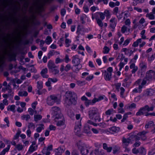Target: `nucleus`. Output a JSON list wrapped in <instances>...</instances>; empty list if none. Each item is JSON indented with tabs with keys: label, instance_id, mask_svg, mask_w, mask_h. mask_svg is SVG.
Segmentation results:
<instances>
[{
	"label": "nucleus",
	"instance_id": "6",
	"mask_svg": "<svg viewBox=\"0 0 155 155\" xmlns=\"http://www.w3.org/2000/svg\"><path fill=\"white\" fill-rule=\"evenodd\" d=\"M65 96V104H70L71 103H73L72 102V100H73V99L71 98L73 97L72 93L70 92H68L66 93Z\"/></svg>",
	"mask_w": 155,
	"mask_h": 155
},
{
	"label": "nucleus",
	"instance_id": "54",
	"mask_svg": "<svg viewBox=\"0 0 155 155\" xmlns=\"http://www.w3.org/2000/svg\"><path fill=\"white\" fill-rule=\"evenodd\" d=\"M129 51V49L126 48H123L121 50V51L122 52H124L126 54H128V52Z\"/></svg>",
	"mask_w": 155,
	"mask_h": 155
},
{
	"label": "nucleus",
	"instance_id": "25",
	"mask_svg": "<svg viewBox=\"0 0 155 155\" xmlns=\"http://www.w3.org/2000/svg\"><path fill=\"white\" fill-rule=\"evenodd\" d=\"M10 148V145H8L7 147L4 149L0 153L2 155H5L6 152H8Z\"/></svg>",
	"mask_w": 155,
	"mask_h": 155
},
{
	"label": "nucleus",
	"instance_id": "4",
	"mask_svg": "<svg viewBox=\"0 0 155 155\" xmlns=\"http://www.w3.org/2000/svg\"><path fill=\"white\" fill-rule=\"evenodd\" d=\"M153 107H149L148 106H146L144 108L140 109L136 114L137 115H140L144 114L145 116H148L149 114H147L149 111L153 110Z\"/></svg>",
	"mask_w": 155,
	"mask_h": 155
},
{
	"label": "nucleus",
	"instance_id": "47",
	"mask_svg": "<svg viewBox=\"0 0 155 155\" xmlns=\"http://www.w3.org/2000/svg\"><path fill=\"white\" fill-rule=\"evenodd\" d=\"M94 77V75L92 74H90L87 77L86 80L87 81H90Z\"/></svg>",
	"mask_w": 155,
	"mask_h": 155
},
{
	"label": "nucleus",
	"instance_id": "13",
	"mask_svg": "<svg viewBox=\"0 0 155 155\" xmlns=\"http://www.w3.org/2000/svg\"><path fill=\"white\" fill-rule=\"evenodd\" d=\"M81 126V123L80 122L76 123L74 129V132L76 134L79 133Z\"/></svg>",
	"mask_w": 155,
	"mask_h": 155
},
{
	"label": "nucleus",
	"instance_id": "59",
	"mask_svg": "<svg viewBox=\"0 0 155 155\" xmlns=\"http://www.w3.org/2000/svg\"><path fill=\"white\" fill-rule=\"evenodd\" d=\"M125 64L123 62H121L120 63V64H119V66L120 68V69H119V70L120 71H121L122 68L124 67V65Z\"/></svg>",
	"mask_w": 155,
	"mask_h": 155
},
{
	"label": "nucleus",
	"instance_id": "40",
	"mask_svg": "<svg viewBox=\"0 0 155 155\" xmlns=\"http://www.w3.org/2000/svg\"><path fill=\"white\" fill-rule=\"evenodd\" d=\"M130 40L131 39L129 38L127 39L122 44V46L124 47L126 46L129 44Z\"/></svg>",
	"mask_w": 155,
	"mask_h": 155
},
{
	"label": "nucleus",
	"instance_id": "43",
	"mask_svg": "<svg viewBox=\"0 0 155 155\" xmlns=\"http://www.w3.org/2000/svg\"><path fill=\"white\" fill-rule=\"evenodd\" d=\"M145 30H143L140 33V35H141V38L142 39H145L146 38V36L144 35V34L145 33Z\"/></svg>",
	"mask_w": 155,
	"mask_h": 155
},
{
	"label": "nucleus",
	"instance_id": "3",
	"mask_svg": "<svg viewBox=\"0 0 155 155\" xmlns=\"http://www.w3.org/2000/svg\"><path fill=\"white\" fill-rule=\"evenodd\" d=\"M106 97L104 96H100L98 97V98H94L92 101L88 100L87 99V98L85 96H83L81 98L82 100L85 101V104L86 106H87L89 105L93 104L97 102L100 101Z\"/></svg>",
	"mask_w": 155,
	"mask_h": 155
},
{
	"label": "nucleus",
	"instance_id": "31",
	"mask_svg": "<svg viewBox=\"0 0 155 155\" xmlns=\"http://www.w3.org/2000/svg\"><path fill=\"white\" fill-rule=\"evenodd\" d=\"M15 108V106L14 105H9L7 107V109L8 111H14Z\"/></svg>",
	"mask_w": 155,
	"mask_h": 155
},
{
	"label": "nucleus",
	"instance_id": "19",
	"mask_svg": "<svg viewBox=\"0 0 155 155\" xmlns=\"http://www.w3.org/2000/svg\"><path fill=\"white\" fill-rule=\"evenodd\" d=\"M120 128L118 127L115 126L113 127L110 129V132L112 134L118 132L120 130Z\"/></svg>",
	"mask_w": 155,
	"mask_h": 155
},
{
	"label": "nucleus",
	"instance_id": "8",
	"mask_svg": "<svg viewBox=\"0 0 155 155\" xmlns=\"http://www.w3.org/2000/svg\"><path fill=\"white\" fill-rule=\"evenodd\" d=\"M76 146L80 150L81 154L82 152H84V150L86 149L87 148L84 143L81 141H79L77 143Z\"/></svg>",
	"mask_w": 155,
	"mask_h": 155
},
{
	"label": "nucleus",
	"instance_id": "49",
	"mask_svg": "<svg viewBox=\"0 0 155 155\" xmlns=\"http://www.w3.org/2000/svg\"><path fill=\"white\" fill-rule=\"evenodd\" d=\"M37 87L39 89H41L42 87V82L41 81L37 82Z\"/></svg>",
	"mask_w": 155,
	"mask_h": 155
},
{
	"label": "nucleus",
	"instance_id": "14",
	"mask_svg": "<svg viewBox=\"0 0 155 155\" xmlns=\"http://www.w3.org/2000/svg\"><path fill=\"white\" fill-rule=\"evenodd\" d=\"M57 151L56 152L55 155H61L62 153L64 152L65 150V148L63 147L60 146L57 149Z\"/></svg>",
	"mask_w": 155,
	"mask_h": 155
},
{
	"label": "nucleus",
	"instance_id": "56",
	"mask_svg": "<svg viewBox=\"0 0 155 155\" xmlns=\"http://www.w3.org/2000/svg\"><path fill=\"white\" fill-rule=\"evenodd\" d=\"M132 153L135 154H136L138 153L139 152L138 150L136 149L135 148H134L132 149Z\"/></svg>",
	"mask_w": 155,
	"mask_h": 155
},
{
	"label": "nucleus",
	"instance_id": "64",
	"mask_svg": "<svg viewBox=\"0 0 155 155\" xmlns=\"http://www.w3.org/2000/svg\"><path fill=\"white\" fill-rule=\"evenodd\" d=\"M134 9L139 12H142V10L140 8L137 7H134Z\"/></svg>",
	"mask_w": 155,
	"mask_h": 155
},
{
	"label": "nucleus",
	"instance_id": "42",
	"mask_svg": "<svg viewBox=\"0 0 155 155\" xmlns=\"http://www.w3.org/2000/svg\"><path fill=\"white\" fill-rule=\"evenodd\" d=\"M71 41L68 39H66L65 41V46L67 47H69L70 45Z\"/></svg>",
	"mask_w": 155,
	"mask_h": 155
},
{
	"label": "nucleus",
	"instance_id": "38",
	"mask_svg": "<svg viewBox=\"0 0 155 155\" xmlns=\"http://www.w3.org/2000/svg\"><path fill=\"white\" fill-rule=\"evenodd\" d=\"M16 148L18 150L20 151L23 149L24 146L20 144H18L16 145Z\"/></svg>",
	"mask_w": 155,
	"mask_h": 155
},
{
	"label": "nucleus",
	"instance_id": "45",
	"mask_svg": "<svg viewBox=\"0 0 155 155\" xmlns=\"http://www.w3.org/2000/svg\"><path fill=\"white\" fill-rule=\"evenodd\" d=\"M30 118V116L28 114L23 115L21 116V118L22 119L25 120H28Z\"/></svg>",
	"mask_w": 155,
	"mask_h": 155
},
{
	"label": "nucleus",
	"instance_id": "22",
	"mask_svg": "<svg viewBox=\"0 0 155 155\" xmlns=\"http://www.w3.org/2000/svg\"><path fill=\"white\" fill-rule=\"evenodd\" d=\"M92 19H94L95 18L98 25L101 27H102L103 26V24L102 21L101 20L97 17H95V16H94V15L92 16Z\"/></svg>",
	"mask_w": 155,
	"mask_h": 155
},
{
	"label": "nucleus",
	"instance_id": "11",
	"mask_svg": "<svg viewBox=\"0 0 155 155\" xmlns=\"http://www.w3.org/2000/svg\"><path fill=\"white\" fill-rule=\"evenodd\" d=\"M36 143L35 142H33L32 144L30 146L28 151L30 153H32L35 151L37 149L38 146L35 145Z\"/></svg>",
	"mask_w": 155,
	"mask_h": 155
},
{
	"label": "nucleus",
	"instance_id": "7",
	"mask_svg": "<svg viewBox=\"0 0 155 155\" xmlns=\"http://www.w3.org/2000/svg\"><path fill=\"white\" fill-rule=\"evenodd\" d=\"M60 99L54 95L51 96L47 98V102L48 104L50 105H52L55 102L58 103V101Z\"/></svg>",
	"mask_w": 155,
	"mask_h": 155
},
{
	"label": "nucleus",
	"instance_id": "24",
	"mask_svg": "<svg viewBox=\"0 0 155 155\" xmlns=\"http://www.w3.org/2000/svg\"><path fill=\"white\" fill-rule=\"evenodd\" d=\"M139 153L142 155H145L146 153V151L145 149L143 147H140L138 150Z\"/></svg>",
	"mask_w": 155,
	"mask_h": 155
},
{
	"label": "nucleus",
	"instance_id": "63",
	"mask_svg": "<svg viewBox=\"0 0 155 155\" xmlns=\"http://www.w3.org/2000/svg\"><path fill=\"white\" fill-rule=\"evenodd\" d=\"M71 154L72 155H78V153L76 150H74L72 152Z\"/></svg>",
	"mask_w": 155,
	"mask_h": 155
},
{
	"label": "nucleus",
	"instance_id": "35",
	"mask_svg": "<svg viewBox=\"0 0 155 155\" xmlns=\"http://www.w3.org/2000/svg\"><path fill=\"white\" fill-rule=\"evenodd\" d=\"M52 41V40L51 37L49 36H48L46 40H45V43L46 44L48 45H49Z\"/></svg>",
	"mask_w": 155,
	"mask_h": 155
},
{
	"label": "nucleus",
	"instance_id": "36",
	"mask_svg": "<svg viewBox=\"0 0 155 155\" xmlns=\"http://www.w3.org/2000/svg\"><path fill=\"white\" fill-rule=\"evenodd\" d=\"M141 41V39H139L133 43V46L135 47H137L138 46L139 44L140 43Z\"/></svg>",
	"mask_w": 155,
	"mask_h": 155
},
{
	"label": "nucleus",
	"instance_id": "12",
	"mask_svg": "<svg viewBox=\"0 0 155 155\" xmlns=\"http://www.w3.org/2000/svg\"><path fill=\"white\" fill-rule=\"evenodd\" d=\"M72 62L75 66L78 65L80 62V59L77 55L73 56V57Z\"/></svg>",
	"mask_w": 155,
	"mask_h": 155
},
{
	"label": "nucleus",
	"instance_id": "21",
	"mask_svg": "<svg viewBox=\"0 0 155 155\" xmlns=\"http://www.w3.org/2000/svg\"><path fill=\"white\" fill-rule=\"evenodd\" d=\"M97 109L96 108H93L90 111L89 113V117L90 118H91V117L97 113Z\"/></svg>",
	"mask_w": 155,
	"mask_h": 155
},
{
	"label": "nucleus",
	"instance_id": "1",
	"mask_svg": "<svg viewBox=\"0 0 155 155\" xmlns=\"http://www.w3.org/2000/svg\"><path fill=\"white\" fill-rule=\"evenodd\" d=\"M51 111L53 114H55V120L57 122V125L58 126L65 127L64 118L61 113L60 108L56 107H52L51 109Z\"/></svg>",
	"mask_w": 155,
	"mask_h": 155
},
{
	"label": "nucleus",
	"instance_id": "52",
	"mask_svg": "<svg viewBox=\"0 0 155 155\" xmlns=\"http://www.w3.org/2000/svg\"><path fill=\"white\" fill-rule=\"evenodd\" d=\"M64 38H61L60 39V40L58 42V44L60 46H61L62 45V44L64 42Z\"/></svg>",
	"mask_w": 155,
	"mask_h": 155
},
{
	"label": "nucleus",
	"instance_id": "15",
	"mask_svg": "<svg viewBox=\"0 0 155 155\" xmlns=\"http://www.w3.org/2000/svg\"><path fill=\"white\" fill-rule=\"evenodd\" d=\"M82 152V155H95L94 153V150L89 151L87 148L84 150V152L83 151Z\"/></svg>",
	"mask_w": 155,
	"mask_h": 155
},
{
	"label": "nucleus",
	"instance_id": "10",
	"mask_svg": "<svg viewBox=\"0 0 155 155\" xmlns=\"http://www.w3.org/2000/svg\"><path fill=\"white\" fill-rule=\"evenodd\" d=\"M132 29L128 27L123 26L121 28V31L122 33L126 35H128L132 31Z\"/></svg>",
	"mask_w": 155,
	"mask_h": 155
},
{
	"label": "nucleus",
	"instance_id": "33",
	"mask_svg": "<svg viewBox=\"0 0 155 155\" xmlns=\"http://www.w3.org/2000/svg\"><path fill=\"white\" fill-rule=\"evenodd\" d=\"M48 67L49 68L52 69V72L54 74H56L58 72V69H54V68L52 69L51 67V64L50 63H49L48 64Z\"/></svg>",
	"mask_w": 155,
	"mask_h": 155
},
{
	"label": "nucleus",
	"instance_id": "48",
	"mask_svg": "<svg viewBox=\"0 0 155 155\" xmlns=\"http://www.w3.org/2000/svg\"><path fill=\"white\" fill-rule=\"evenodd\" d=\"M153 125V122L152 121H150L147 124L145 125V128H149Z\"/></svg>",
	"mask_w": 155,
	"mask_h": 155
},
{
	"label": "nucleus",
	"instance_id": "55",
	"mask_svg": "<svg viewBox=\"0 0 155 155\" xmlns=\"http://www.w3.org/2000/svg\"><path fill=\"white\" fill-rule=\"evenodd\" d=\"M28 111L29 114L31 115H33L35 112L34 110L31 108H30L28 109Z\"/></svg>",
	"mask_w": 155,
	"mask_h": 155
},
{
	"label": "nucleus",
	"instance_id": "32",
	"mask_svg": "<svg viewBox=\"0 0 155 155\" xmlns=\"http://www.w3.org/2000/svg\"><path fill=\"white\" fill-rule=\"evenodd\" d=\"M78 48L79 50H81L82 51L81 52H80L79 51H78V53L81 54L83 56H84V48L82 46L80 45L78 47Z\"/></svg>",
	"mask_w": 155,
	"mask_h": 155
},
{
	"label": "nucleus",
	"instance_id": "18",
	"mask_svg": "<svg viewBox=\"0 0 155 155\" xmlns=\"http://www.w3.org/2000/svg\"><path fill=\"white\" fill-rule=\"evenodd\" d=\"M84 29L83 28H81L80 26H78L77 31V34L78 35H83L84 34Z\"/></svg>",
	"mask_w": 155,
	"mask_h": 155
},
{
	"label": "nucleus",
	"instance_id": "61",
	"mask_svg": "<svg viewBox=\"0 0 155 155\" xmlns=\"http://www.w3.org/2000/svg\"><path fill=\"white\" fill-rule=\"evenodd\" d=\"M83 9L84 12L86 13H87L89 11V9L88 7L86 6H84Z\"/></svg>",
	"mask_w": 155,
	"mask_h": 155
},
{
	"label": "nucleus",
	"instance_id": "37",
	"mask_svg": "<svg viewBox=\"0 0 155 155\" xmlns=\"http://www.w3.org/2000/svg\"><path fill=\"white\" fill-rule=\"evenodd\" d=\"M155 74V72L152 70L150 71L147 73V75L150 77H152Z\"/></svg>",
	"mask_w": 155,
	"mask_h": 155
},
{
	"label": "nucleus",
	"instance_id": "9",
	"mask_svg": "<svg viewBox=\"0 0 155 155\" xmlns=\"http://www.w3.org/2000/svg\"><path fill=\"white\" fill-rule=\"evenodd\" d=\"M96 14L100 15L101 18L102 20H103L105 18V15L107 16V18L108 17V16H109L110 12L109 11L105 10L104 13L100 12H97L95 14V15Z\"/></svg>",
	"mask_w": 155,
	"mask_h": 155
},
{
	"label": "nucleus",
	"instance_id": "5",
	"mask_svg": "<svg viewBox=\"0 0 155 155\" xmlns=\"http://www.w3.org/2000/svg\"><path fill=\"white\" fill-rule=\"evenodd\" d=\"M113 71L112 68L111 67H109L107 69V71H105L104 72L103 71H102L103 72V74L105 80L108 81L110 79Z\"/></svg>",
	"mask_w": 155,
	"mask_h": 155
},
{
	"label": "nucleus",
	"instance_id": "57",
	"mask_svg": "<svg viewBox=\"0 0 155 155\" xmlns=\"http://www.w3.org/2000/svg\"><path fill=\"white\" fill-rule=\"evenodd\" d=\"M28 127L29 128H34L35 125L33 123H30L28 124Z\"/></svg>",
	"mask_w": 155,
	"mask_h": 155
},
{
	"label": "nucleus",
	"instance_id": "41",
	"mask_svg": "<svg viewBox=\"0 0 155 155\" xmlns=\"http://www.w3.org/2000/svg\"><path fill=\"white\" fill-rule=\"evenodd\" d=\"M142 88V87L141 86H139V87H137L135 88L133 91L135 92H140L141 91V89Z\"/></svg>",
	"mask_w": 155,
	"mask_h": 155
},
{
	"label": "nucleus",
	"instance_id": "27",
	"mask_svg": "<svg viewBox=\"0 0 155 155\" xmlns=\"http://www.w3.org/2000/svg\"><path fill=\"white\" fill-rule=\"evenodd\" d=\"M8 89H10L9 91H10V94H9L8 95L7 94H4L2 95L3 97L5 98H7L8 96H9V95H10L12 97L13 96V92L12 91V90H11L10 86L8 85Z\"/></svg>",
	"mask_w": 155,
	"mask_h": 155
},
{
	"label": "nucleus",
	"instance_id": "50",
	"mask_svg": "<svg viewBox=\"0 0 155 155\" xmlns=\"http://www.w3.org/2000/svg\"><path fill=\"white\" fill-rule=\"evenodd\" d=\"M90 9L92 12H94L96 10H98L99 8L97 7L93 6L91 7Z\"/></svg>",
	"mask_w": 155,
	"mask_h": 155
},
{
	"label": "nucleus",
	"instance_id": "39",
	"mask_svg": "<svg viewBox=\"0 0 155 155\" xmlns=\"http://www.w3.org/2000/svg\"><path fill=\"white\" fill-rule=\"evenodd\" d=\"M34 118L35 120V121H37L41 119L42 116L40 115H35Z\"/></svg>",
	"mask_w": 155,
	"mask_h": 155
},
{
	"label": "nucleus",
	"instance_id": "62",
	"mask_svg": "<svg viewBox=\"0 0 155 155\" xmlns=\"http://www.w3.org/2000/svg\"><path fill=\"white\" fill-rule=\"evenodd\" d=\"M74 8L75 13L77 14H79L81 12L80 10L76 7H75Z\"/></svg>",
	"mask_w": 155,
	"mask_h": 155
},
{
	"label": "nucleus",
	"instance_id": "23",
	"mask_svg": "<svg viewBox=\"0 0 155 155\" xmlns=\"http://www.w3.org/2000/svg\"><path fill=\"white\" fill-rule=\"evenodd\" d=\"M47 71L48 70L46 68L43 69L41 71V74L43 78H48V76L46 74V73H47Z\"/></svg>",
	"mask_w": 155,
	"mask_h": 155
},
{
	"label": "nucleus",
	"instance_id": "53",
	"mask_svg": "<svg viewBox=\"0 0 155 155\" xmlns=\"http://www.w3.org/2000/svg\"><path fill=\"white\" fill-rule=\"evenodd\" d=\"M4 121L7 124L6 126L7 127H9V121L8 120V117H5L4 119Z\"/></svg>",
	"mask_w": 155,
	"mask_h": 155
},
{
	"label": "nucleus",
	"instance_id": "28",
	"mask_svg": "<svg viewBox=\"0 0 155 155\" xmlns=\"http://www.w3.org/2000/svg\"><path fill=\"white\" fill-rule=\"evenodd\" d=\"M44 128V126L43 124H40L36 129L37 132L39 133Z\"/></svg>",
	"mask_w": 155,
	"mask_h": 155
},
{
	"label": "nucleus",
	"instance_id": "2",
	"mask_svg": "<svg viewBox=\"0 0 155 155\" xmlns=\"http://www.w3.org/2000/svg\"><path fill=\"white\" fill-rule=\"evenodd\" d=\"M137 136H129L127 138L124 137H123L122 140V145L124 148H127L129 144L130 143H132V142L136 139H139V138H137Z\"/></svg>",
	"mask_w": 155,
	"mask_h": 155
},
{
	"label": "nucleus",
	"instance_id": "44",
	"mask_svg": "<svg viewBox=\"0 0 155 155\" xmlns=\"http://www.w3.org/2000/svg\"><path fill=\"white\" fill-rule=\"evenodd\" d=\"M109 49L108 47L106 46H105L104 48L103 53L104 54H107L109 52Z\"/></svg>",
	"mask_w": 155,
	"mask_h": 155
},
{
	"label": "nucleus",
	"instance_id": "60",
	"mask_svg": "<svg viewBox=\"0 0 155 155\" xmlns=\"http://www.w3.org/2000/svg\"><path fill=\"white\" fill-rule=\"evenodd\" d=\"M113 111V110L112 109L106 111V114L107 115H110L111 114Z\"/></svg>",
	"mask_w": 155,
	"mask_h": 155
},
{
	"label": "nucleus",
	"instance_id": "58",
	"mask_svg": "<svg viewBox=\"0 0 155 155\" xmlns=\"http://www.w3.org/2000/svg\"><path fill=\"white\" fill-rule=\"evenodd\" d=\"M124 38L123 37H121L120 39V41H119V44L120 45H122V44L124 43Z\"/></svg>",
	"mask_w": 155,
	"mask_h": 155
},
{
	"label": "nucleus",
	"instance_id": "34",
	"mask_svg": "<svg viewBox=\"0 0 155 155\" xmlns=\"http://www.w3.org/2000/svg\"><path fill=\"white\" fill-rule=\"evenodd\" d=\"M28 93L26 91H20L18 94L20 96H26L28 95Z\"/></svg>",
	"mask_w": 155,
	"mask_h": 155
},
{
	"label": "nucleus",
	"instance_id": "20",
	"mask_svg": "<svg viewBox=\"0 0 155 155\" xmlns=\"http://www.w3.org/2000/svg\"><path fill=\"white\" fill-rule=\"evenodd\" d=\"M116 19L114 18H112L110 21V27L112 28H114L116 25Z\"/></svg>",
	"mask_w": 155,
	"mask_h": 155
},
{
	"label": "nucleus",
	"instance_id": "17",
	"mask_svg": "<svg viewBox=\"0 0 155 155\" xmlns=\"http://www.w3.org/2000/svg\"><path fill=\"white\" fill-rule=\"evenodd\" d=\"M95 155H105L104 150H102L95 149L94 150Z\"/></svg>",
	"mask_w": 155,
	"mask_h": 155
},
{
	"label": "nucleus",
	"instance_id": "51",
	"mask_svg": "<svg viewBox=\"0 0 155 155\" xmlns=\"http://www.w3.org/2000/svg\"><path fill=\"white\" fill-rule=\"evenodd\" d=\"M90 128L88 127H85L84 128V132L86 133H88L90 131Z\"/></svg>",
	"mask_w": 155,
	"mask_h": 155
},
{
	"label": "nucleus",
	"instance_id": "16",
	"mask_svg": "<svg viewBox=\"0 0 155 155\" xmlns=\"http://www.w3.org/2000/svg\"><path fill=\"white\" fill-rule=\"evenodd\" d=\"M8 104V102L6 99H5L3 100L2 103H0V109L3 110L5 108V106L7 105Z\"/></svg>",
	"mask_w": 155,
	"mask_h": 155
},
{
	"label": "nucleus",
	"instance_id": "30",
	"mask_svg": "<svg viewBox=\"0 0 155 155\" xmlns=\"http://www.w3.org/2000/svg\"><path fill=\"white\" fill-rule=\"evenodd\" d=\"M19 104L20 105L21 108H22L25 110V107L26 105V103H25L23 102H20L19 101L17 102H16V105H18Z\"/></svg>",
	"mask_w": 155,
	"mask_h": 155
},
{
	"label": "nucleus",
	"instance_id": "46",
	"mask_svg": "<svg viewBox=\"0 0 155 155\" xmlns=\"http://www.w3.org/2000/svg\"><path fill=\"white\" fill-rule=\"evenodd\" d=\"M52 81V78H49L48 79V81L47 82L45 83L46 85L48 87L50 86L51 84V81Z\"/></svg>",
	"mask_w": 155,
	"mask_h": 155
},
{
	"label": "nucleus",
	"instance_id": "29",
	"mask_svg": "<svg viewBox=\"0 0 155 155\" xmlns=\"http://www.w3.org/2000/svg\"><path fill=\"white\" fill-rule=\"evenodd\" d=\"M146 16L150 20L154 19L155 18L154 15L152 13H147L146 15Z\"/></svg>",
	"mask_w": 155,
	"mask_h": 155
},
{
	"label": "nucleus",
	"instance_id": "26",
	"mask_svg": "<svg viewBox=\"0 0 155 155\" xmlns=\"http://www.w3.org/2000/svg\"><path fill=\"white\" fill-rule=\"evenodd\" d=\"M120 149V147L118 146L115 147L113 150V153L114 154H115L118 153Z\"/></svg>",
	"mask_w": 155,
	"mask_h": 155
}]
</instances>
